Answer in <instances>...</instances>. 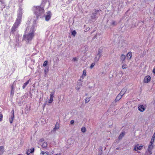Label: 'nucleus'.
<instances>
[{
    "mask_svg": "<svg viewBox=\"0 0 155 155\" xmlns=\"http://www.w3.org/2000/svg\"><path fill=\"white\" fill-rule=\"evenodd\" d=\"M21 15H19L18 17L16 20V21L14 24L12 28V31L14 32L15 31V29L17 28L19 25L20 23V21L21 19Z\"/></svg>",
    "mask_w": 155,
    "mask_h": 155,
    "instance_id": "1",
    "label": "nucleus"
},
{
    "mask_svg": "<svg viewBox=\"0 0 155 155\" xmlns=\"http://www.w3.org/2000/svg\"><path fill=\"white\" fill-rule=\"evenodd\" d=\"M44 13V9L38 6L36 8L35 14L36 15L37 18H38Z\"/></svg>",
    "mask_w": 155,
    "mask_h": 155,
    "instance_id": "2",
    "label": "nucleus"
},
{
    "mask_svg": "<svg viewBox=\"0 0 155 155\" xmlns=\"http://www.w3.org/2000/svg\"><path fill=\"white\" fill-rule=\"evenodd\" d=\"M33 36L32 32H31L28 34H25L24 35V40L28 42L29 41L31 40Z\"/></svg>",
    "mask_w": 155,
    "mask_h": 155,
    "instance_id": "3",
    "label": "nucleus"
},
{
    "mask_svg": "<svg viewBox=\"0 0 155 155\" xmlns=\"http://www.w3.org/2000/svg\"><path fill=\"white\" fill-rule=\"evenodd\" d=\"M151 77L150 76L147 75L145 76L143 80L144 83H147L150 81Z\"/></svg>",
    "mask_w": 155,
    "mask_h": 155,
    "instance_id": "4",
    "label": "nucleus"
},
{
    "mask_svg": "<svg viewBox=\"0 0 155 155\" xmlns=\"http://www.w3.org/2000/svg\"><path fill=\"white\" fill-rule=\"evenodd\" d=\"M153 143H150V144L149 145L148 147V150L150 154H152V150L153 148Z\"/></svg>",
    "mask_w": 155,
    "mask_h": 155,
    "instance_id": "5",
    "label": "nucleus"
},
{
    "mask_svg": "<svg viewBox=\"0 0 155 155\" xmlns=\"http://www.w3.org/2000/svg\"><path fill=\"white\" fill-rule=\"evenodd\" d=\"M101 55V53L100 52H98L96 57L94 58L95 61L96 62H97L99 60Z\"/></svg>",
    "mask_w": 155,
    "mask_h": 155,
    "instance_id": "6",
    "label": "nucleus"
},
{
    "mask_svg": "<svg viewBox=\"0 0 155 155\" xmlns=\"http://www.w3.org/2000/svg\"><path fill=\"white\" fill-rule=\"evenodd\" d=\"M138 109L139 111L142 112H143L145 110L144 107L143 105H140L138 107Z\"/></svg>",
    "mask_w": 155,
    "mask_h": 155,
    "instance_id": "7",
    "label": "nucleus"
},
{
    "mask_svg": "<svg viewBox=\"0 0 155 155\" xmlns=\"http://www.w3.org/2000/svg\"><path fill=\"white\" fill-rule=\"evenodd\" d=\"M34 148H32L31 149H28L26 152V153L28 155L31 153L34 152Z\"/></svg>",
    "mask_w": 155,
    "mask_h": 155,
    "instance_id": "8",
    "label": "nucleus"
},
{
    "mask_svg": "<svg viewBox=\"0 0 155 155\" xmlns=\"http://www.w3.org/2000/svg\"><path fill=\"white\" fill-rule=\"evenodd\" d=\"M51 16V13L50 12H48L47 13V15L45 17V20L48 21L50 19Z\"/></svg>",
    "mask_w": 155,
    "mask_h": 155,
    "instance_id": "9",
    "label": "nucleus"
},
{
    "mask_svg": "<svg viewBox=\"0 0 155 155\" xmlns=\"http://www.w3.org/2000/svg\"><path fill=\"white\" fill-rule=\"evenodd\" d=\"M82 86V84L81 83L78 82L76 87V89L78 91Z\"/></svg>",
    "mask_w": 155,
    "mask_h": 155,
    "instance_id": "10",
    "label": "nucleus"
},
{
    "mask_svg": "<svg viewBox=\"0 0 155 155\" xmlns=\"http://www.w3.org/2000/svg\"><path fill=\"white\" fill-rule=\"evenodd\" d=\"M121 94H119L117 96L115 100V102H117L119 101L121 98L122 97V95H120Z\"/></svg>",
    "mask_w": 155,
    "mask_h": 155,
    "instance_id": "11",
    "label": "nucleus"
},
{
    "mask_svg": "<svg viewBox=\"0 0 155 155\" xmlns=\"http://www.w3.org/2000/svg\"><path fill=\"white\" fill-rule=\"evenodd\" d=\"M59 128V124L58 123H56L55 125V127L52 130V131H55L56 130L58 129Z\"/></svg>",
    "mask_w": 155,
    "mask_h": 155,
    "instance_id": "12",
    "label": "nucleus"
},
{
    "mask_svg": "<svg viewBox=\"0 0 155 155\" xmlns=\"http://www.w3.org/2000/svg\"><path fill=\"white\" fill-rule=\"evenodd\" d=\"M12 115L11 116V119H12L11 121H10V123H12V122L13 120L14 119V110H13L12 111Z\"/></svg>",
    "mask_w": 155,
    "mask_h": 155,
    "instance_id": "13",
    "label": "nucleus"
},
{
    "mask_svg": "<svg viewBox=\"0 0 155 155\" xmlns=\"http://www.w3.org/2000/svg\"><path fill=\"white\" fill-rule=\"evenodd\" d=\"M125 135V133L124 132H122L118 137L119 140H120L122 139V138L124 137Z\"/></svg>",
    "mask_w": 155,
    "mask_h": 155,
    "instance_id": "14",
    "label": "nucleus"
},
{
    "mask_svg": "<svg viewBox=\"0 0 155 155\" xmlns=\"http://www.w3.org/2000/svg\"><path fill=\"white\" fill-rule=\"evenodd\" d=\"M4 152V147L3 146H0V155H2Z\"/></svg>",
    "mask_w": 155,
    "mask_h": 155,
    "instance_id": "15",
    "label": "nucleus"
},
{
    "mask_svg": "<svg viewBox=\"0 0 155 155\" xmlns=\"http://www.w3.org/2000/svg\"><path fill=\"white\" fill-rule=\"evenodd\" d=\"M126 91V90L125 88H123L121 91L120 93L119 94H121V95H122V96L125 93Z\"/></svg>",
    "mask_w": 155,
    "mask_h": 155,
    "instance_id": "16",
    "label": "nucleus"
},
{
    "mask_svg": "<svg viewBox=\"0 0 155 155\" xmlns=\"http://www.w3.org/2000/svg\"><path fill=\"white\" fill-rule=\"evenodd\" d=\"M43 147H46L47 146V143L46 142H44L42 144H40Z\"/></svg>",
    "mask_w": 155,
    "mask_h": 155,
    "instance_id": "17",
    "label": "nucleus"
},
{
    "mask_svg": "<svg viewBox=\"0 0 155 155\" xmlns=\"http://www.w3.org/2000/svg\"><path fill=\"white\" fill-rule=\"evenodd\" d=\"M49 70V69L48 68H46L44 70L45 71V75L44 76L45 77L46 76L47 73L48 72Z\"/></svg>",
    "mask_w": 155,
    "mask_h": 155,
    "instance_id": "18",
    "label": "nucleus"
},
{
    "mask_svg": "<svg viewBox=\"0 0 155 155\" xmlns=\"http://www.w3.org/2000/svg\"><path fill=\"white\" fill-rule=\"evenodd\" d=\"M132 56V55L131 52L128 53L127 55V56L129 59H130L131 58Z\"/></svg>",
    "mask_w": 155,
    "mask_h": 155,
    "instance_id": "19",
    "label": "nucleus"
},
{
    "mask_svg": "<svg viewBox=\"0 0 155 155\" xmlns=\"http://www.w3.org/2000/svg\"><path fill=\"white\" fill-rule=\"evenodd\" d=\"M126 58V57L125 55H124L123 54H122L121 56V60L122 61V62H123L125 60V59Z\"/></svg>",
    "mask_w": 155,
    "mask_h": 155,
    "instance_id": "20",
    "label": "nucleus"
},
{
    "mask_svg": "<svg viewBox=\"0 0 155 155\" xmlns=\"http://www.w3.org/2000/svg\"><path fill=\"white\" fill-rule=\"evenodd\" d=\"M155 137V132L154 133L150 140V143H153Z\"/></svg>",
    "mask_w": 155,
    "mask_h": 155,
    "instance_id": "21",
    "label": "nucleus"
},
{
    "mask_svg": "<svg viewBox=\"0 0 155 155\" xmlns=\"http://www.w3.org/2000/svg\"><path fill=\"white\" fill-rule=\"evenodd\" d=\"M91 97H87L85 99V103H88L90 101Z\"/></svg>",
    "mask_w": 155,
    "mask_h": 155,
    "instance_id": "22",
    "label": "nucleus"
},
{
    "mask_svg": "<svg viewBox=\"0 0 155 155\" xmlns=\"http://www.w3.org/2000/svg\"><path fill=\"white\" fill-rule=\"evenodd\" d=\"M29 80H28L26 83H25L23 86V88L24 89L26 86L29 83Z\"/></svg>",
    "mask_w": 155,
    "mask_h": 155,
    "instance_id": "23",
    "label": "nucleus"
},
{
    "mask_svg": "<svg viewBox=\"0 0 155 155\" xmlns=\"http://www.w3.org/2000/svg\"><path fill=\"white\" fill-rule=\"evenodd\" d=\"M81 130L82 132L83 133L85 132L86 130V128L84 127H82L81 129Z\"/></svg>",
    "mask_w": 155,
    "mask_h": 155,
    "instance_id": "24",
    "label": "nucleus"
},
{
    "mask_svg": "<svg viewBox=\"0 0 155 155\" xmlns=\"http://www.w3.org/2000/svg\"><path fill=\"white\" fill-rule=\"evenodd\" d=\"M139 145L138 144H137L138 150H141L143 148V146H139Z\"/></svg>",
    "mask_w": 155,
    "mask_h": 155,
    "instance_id": "25",
    "label": "nucleus"
},
{
    "mask_svg": "<svg viewBox=\"0 0 155 155\" xmlns=\"http://www.w3.org/2000/svg\"><path fill=\"white\" fill-rule=\"evenodd\" d=\"M54 91L52 92L50 94V97L53 98L54 95Z\"/></svg>",
    "mask_w": 155,
    "mask_h": 155,
    "instance_id": "26",
    "label": "nucleus"
},
{
    "mask_svg": "<svg viewBox=\"0 0 155 155\" xmlns=\"http://www.w3.org/2000/svg\"><path fill=\"white\" fill-rule=\"evenodd\" d=\"M48 63V61H45L43 64V66L44 67L46 66L47 65Z\"/></svg>",
    "mask_w": 155,
    "mask_h": 155,
    "instance_id": "27",
    "label": "nucleus"
},
{
    "mask_svg": "<svg viewBox=\"0 0 155 155\" xmlns=\"http://www.w3.org/2000/svg\"><path fill=\"white\" fill-rule=\"evenodd\" d=\"M137 150H138V149H137V145H135L134 146V148L133 149L134 151H137Z\"/></svg>",
    "mask_w": 155,
    "mask_h": 155,
    "instance_id": "28",
    "label": "nucleus"
},
{
    "mask_svg": "<svg viewBox=\"0 0 155 155\" xmlns=\"http://www.w3.org/2000/svg\"><path fill=\"white\" fill-rule=\"evenodd\" d=\"M76 34V32L74 30L71 32L72 35L74 36H75Z\"/></svg>",
    "mask_w": 155,
    "mask_h": 155,
    "instance_id": "29",
    "label": "nucleus"
},
{
    "mask_svg": "<svg viewBox=\"0 0 155 155\" xmlns=\"http://www.w3.org/2000/svg\"><path fill=\"white\" fill-rule=\"evenodd\" d=\"M83 75L85 76L86 75V71L85 70H84L83 71Z\"/></svg>",
    "mask_w": 155,
    "mask_h": 155,
    "instance_id": "30",
    "label": "nucleus"
},
{
    "mask_svg": "<svg viewBox=\"0 0 155 155\" xmlns=\"http://www.w3.org/2000/svg\"><path fill=\"white\" fill-rule=\"evenodd\" d=\"M126 66H127V65L125 64H123V65L122 66V68L123 69H126L127 68Z\"/></svg>",
    "mask_w": 155,
    "mask_h": 155,
    "instance_id": "31",
    "label": "nucleus"
},
{
    "mask_svg": "<svg viewBox=\"0 0 155 155\" xmlns=\"http://www.w3.org/2000/svg\"><path fill=\"white\" fill-rule=\"evenodd\" d=\"M53 98H50V99H49V100L48 101V102L49 103H51L53 101Z\"/></svg>",
    "mask_w": 155,
    "mask_h": 155,
    "instance_id": "32",
    "label": "nucleus"
},
{
    "mask_svg": "<svg viewBox=\"0 0 155 155\" xmlns=\"http://www.w3.org/2000/svg\"><path fill=\"white\" fill-rule=\"evenodd\" d=\"M3 117V115L2 114L0 113V121L2 120Z\"/></svg>",
    "mask_w": 155,
    "mask_h": 155,
    "instance_id": "33",
    "label": "nucleus"
},
{
    "mask_svg": "<svg viewBox=\"0 0 155 155\" xmlns=\"http://www.w3.org/2000/svg\"><path fill=\"white\" fill-rule=\"evenodd\" d=\"M94 65H95V63H92L91 64V66L90 67V68L91 69H92L94 67Z\"/></svg>",
    "mask_w": 155,
    "mask_h": 155,
    "instance_id": "34",
    "label": "nucleus"
},
{
    "mask_svg": "<svg viewBox=\"0 0 155 155\" xmlns=\"http://www.w3.org/2000/svg\"><path fill=\"white\" fill-rule=\"evenodd\" d=\"M111 25L114 26L116 25V23L115 21H113L111 23Z\"/></svg>",
    "mask_w": 155,
    "mask_h": 155,
    "instance_id": "35",
    "label": "nucleus"
},
{
    "mask_svg": "<svg viewBox=\"0 0 155 155\" xmlns=\"http://www.w3.org/2000/svg\"><path fill=\"white\" fill-rule=\"evenodd\" d=\"M44 155H50V154L48 152H45L44 153Z\"/></svg>",
    "mask_w": 155,
    "mask_h": 155,
    "instance_id": "36",
    "label": "nucleus"
},
{
    "mask_svg": "<svg viewBox=\"0 0 155 155\" xmlns=\"http://www.w3.org/2000/svg\"><path fill=\"white\" fill-rule=\"evenodd\" d=\"M74 122V120H71L70 123L71 124H73Z\"/></svg>",
    "mask_w": 155,
    "mask_h": 155,
    "instance_id": "37",
    "label": "nucleus"
},
{
    "mask_svg": "<svg viewBox=\"0 0 155 155\" xmlns=\"http://www.w3.org/2000/svg\"><path fill=\"white\" fill-rule=\"evenodd\" d=\"M73 60L74 61H77V59L76 58H73Z\"/></svg>",
    "mask_w": 155,
    "mask_h": 155,
    "instance_id": "38",
    "label": "nucleus"
},
{
    "mask_svg": "<svg viewBox=\"0 0 155 155\" xmlns=\"http://www.w3.org/2000/svg\"><path fill=\"white\" fill-rule=\"evenodd\" d=\"M99 151H102V147H100L99 148Z\"/></svg>",
    "mask_w": 155,
    "mask_h": 155,
    "instance_id": "39",
    "label": "nucleus"
},
{
    "mask_svg": "<svg viewBox=\"0 0 155 155\" xmlns=\"http://www.w3.org/2000/svg\"><path fill=\"white\" fill-rule=\"evenodd\" d=\"M153 73L155 74V69H154L153 71Z\"/></svg>",
    "mask_w": 155,
    "mask_h": 155,
    "instance_id": "40",
    "label": "nucleus"
},
{
    "mask_svg": "<svg viewBox=\"0 0 155 155\" xmlns=\"http://www.w3.org/2000/svg\"><path fill=\"white\" fill-rule=\"evenodd\" d=\"M12 91L11 93H12L14 92V91H13V87L12 86Z\"/></svg>",
    "mask_w": 155,
    "mask_h": 155,
    "instance_id": "41",
    "label": "nucleus"
},
{
    "mask_svg": "<svg viewBox=\"0 0 155 155\" xmlns=\"http://www.w3.org/2000/svg\"><path fill=\"white\" fill-rule=\"evenodd\" d=\"M44 140L42 139H41L40 140V142H42Z\"/></svg>",
    "mask_w": 155,
    "mask_h": 155,
    "instance_id": "42",
    "label": "nucleus"
},
{
    "mask_svg": "<svg viewBox=\"0 0 155 155\" xmlns=\"http://www.w3.org/2000/svg\"><path fill=\"white\" fill-rule=\"evenodd\" d=\"M44 153L43 151H42L41 152V153L43 155H44Z\"/></svg>",
    "mask_w": 155,
    "mask_h": 155,
    "instance_id": "43",
    "label": "nucleus"
},
{
    "mask_svg": "<svg viewBox=\"0 0 155 155\" xmlns=\"http://www.w3.org/2000/svg\"><path fill=\"white\" fill-rule=\"evenodd\" d=\"M116 149L117 150H119L120 149V147H117L116 148Z\"/></svg>",
    "mask_w": 155,
    "mask_h": 155,
    "instance_id": "44",
    "label": "nucleus"
},
{
    "mask_svg": "<svg viewBox=\"0 0 155 155\" xmlns=\"http://www.w3.org/2000/svg\"><path fill=\"white\" fill-rule=\"evenodd\" d=\"M95 15H94L93 16H92V17L94 18L95 17Z\"/></svg>",
    "mask_w": 155,
    "mask_h": 155,
    "instance_id": "45",
    "label": "nucleus"
},
{
    "mask_svg": "<svg viewBox=\"0 0 155 155\" xmlns=\"http://www.w3.org/2000/svg\"><path fill=\"white\" fill-rule=\"evenodd\" d=\"M55 155H61V153H59V154L58 153V154H55Z\"/></svg>",
    "mask_w": 155,
    "mask_h": 155,
    "instance_id": "46",
    "label": "nucleus"
},
{
    "mask_svg": "<svg viewBox=\"0 0 155 155\" xmlns=\"http://www.w3.org/2000/svg\"><path fill=\"white\" fill-rule=\"evenodd\" d=\"M137 152L138 153H140V152L139 151H137Z\"/></svg>",
    "mask_w": 155,
    "mask_h": 155,
    "instance_id": "47",
    "label": "nucleus"
},
{
    "mask_svg": "<svg viewBox=\"0 0 155 155\" xmlns=\"http://www.w3.org/2000/svg\"><path fill=\"white\" fill-rule=\"evenodd\" d=\"M80 81H81V82H82V81L81 80V79L80 80Z\"/></svg>",
    "mask_w": 155,
    "mask_h": 155,
    "instance_id": "48",
    "label": "nucleus"
},
{
    "mask_svg": "<svg viewBox=\"0 0 155 155\" xmlns=\"http://www.w3.org/2000/svg\"><path fill=\"white\" fill-rule=\"evenodd\" d=\"M46 104H44V106L46 105Z\"/></svg>",
    "mask_w": 155,
    "mask_h": 155,
    "instance_id": "49",
    "label": "nucleus"
},
{
    "mask_svg": "<svg viewBox=\"0 0 155 155\" xmlns=\"http://www.w3.org/2000/svg\"><path fill=\"white\" fill-rule=\"evenodd\" d=\"M86 95H87V94H86Z\"/></svg>",
    "mask_w": 155,
    "mask_h": 155,
    "instance_id": "50",
    "label": "nucleus"
}]
</instances>
